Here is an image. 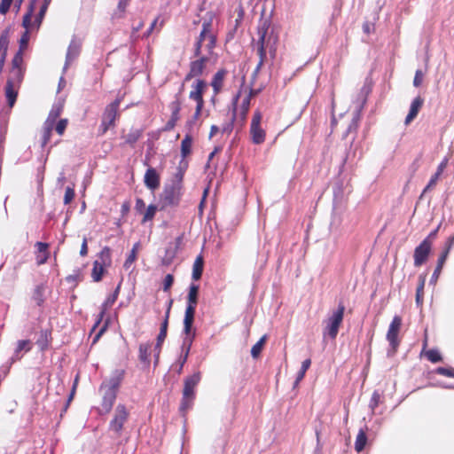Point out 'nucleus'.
<instances>
[{"label":"nucleus","mask_w":454,"mask_h":454,"mask_svg":"<svg viewBox=\"0 0 454 454\" xmlns=\"http://www.w3.org/2000/svg\"><path fill=\"white\" fill-rule=\"evenodd\" d=\"M215 14L212 12L207 13V18L202 23V30L195 43V55L197 57L209 56L213 59V50L215 47L216 37L213 31L212 23Z\"/></svg>","instance_id":"1"},{"label":"nucleus","mask_w":454,"mask_h":454,"mask_svg":"<svg viewBox=\"0 0 454 454\" xmlns=\"http://www.w3.org/2000/svg\"><path fill=\"white\" fill-rule=\"evenodd\" d=\"M23 67H12L5 86V97L10 107H12L15 104L18 96V90L23 80Z\"/></svg>","instance_id":"2"},{"label":"nucleus","mask_w":454,"mask_h":454,"mask_svg":"<svg viewBox=\"0 0 454 454\" xmlns=\"http://www.w3.org/2000/svg\"><path fill=\"white\" fill-rule=\"evenodd\" d=\"M270 23L267 20H263L258 27V54L260 56L259 67L262 64L263 58L265 57V50L268 47L272 48V44L275 43V39L272 38L271 35L269 34Z\"/></svg>","instance_id":"3"},{"label":"nucleus","mask_w":454,"mask_h":454,"mask_svg":"<svg viewBox=\"0 0 454 454\" xmlns=\"http://www.w3.org/2000/svg\"><path fill=\"white\" fill-rule=\"evenodd\" d=\"M345 307L340 304L338 309L334 310L328 318L325 321V326L324 329V335H328L331 339H335L340 325L343 320Z\"/></svg>","instance_id":"4"},{"label":"nucleus","mask_w":454,"mask_h":454,"mask_svg":"<svg viewBox=\"0 0 454 454\" xmlns=\"http://www.w3.org/2000/svg\"><path fill=\"white\" fill-rule=\"evenodd\" d=\"M255 95V91L253 90H240L238 95L234 98V105H237L240 101L239 109L235 106L232 119H235L239 115L241 121H244L247 117V112L250 107V102L253 96Z\"/></svg>","instance_id":"5"},{"label":"nucleus","mask_w":454,"mask_h":454,"mask_svg":"<svg viewBox=\"0 0 454 454\" xmlns=\"http://www.w3.org/2000/svg\"><path fill=\"white\" fill-rule=\"evenodd\" d=\"M129 411L124 404H118L114 410L113 419L109 423V430L120 436L124 424L128 421Z\"/></svg>","instance_id":"6"},{"label":"nucleus","mask_w":454,"mask_h":454,"mask_svg":"<svg viewBox=\"0 0 454 454\" xmlns=\"http://www.w3.org/2000/svg\"><path fill=\"white\" fill-rule=\"evenodd\" d=\"M194 316L195 312H192L191 309H189V311H185L184 313L183 330L184 337L183 344L184 348H186V355H189L192 341L196 335V329L193 327Z\"/></svg>","instance_id":"7"},{"label":"nucleus","mask_w":454,"mask_h":454,"mask_svg":"<svg viewBox=\"0 0 454 454\" xmlns=\"http://www.w3.org/2000/svg\"><path fill=\"white\" fill-rule=\"evenodd\" d=\"M181 198V187L178 184H174L166 187L161 194L160 203L161 208L167 207H175L178 205Z\"/></svg>","instance_id":"8"},{"label":"nucleus","mask_w":454,"mask_h":454,"mask_svg":"<svg viewBox=\"0 0 454 454\" xmlns=\"http://www.w3.org/2000/svg\"><path fill=\"white\" fill-rule=\"evenodd\" d=\"M402 326V318L399 316H395L392 322L389 325L388 331L387 333V340H388L391 350L388 351L389 355L395 354L399 346L398 334Z\"/></svg>","instance_id":"9"},{"label":"nucleus","mask_w":454,"mask_h":454,"mask_svg":"<svg viewBox=\"0 0 454 454\" xmlns=\"http://www.w3.org/2000/svg\"><path fill=\"white\" fill-rule=\"evenodd\" d=\"M262 114L255 112L250 126V134L254 144L260 145L265 140V131L261 127Z\"/></svg>","instance_id":"10"},{"label":"nucleus","mask_w":454,"mask_h":454,"mask_svg":"<svg viewBox=\"0 0 454 454\" xmlns=\"http://www.w3.org/2000/svg\"><path fill=\"white\" fill-rule=\"evenodd\" d=\"M432 241L425 239L414 250V266L419 267L424 264L431 253Z\"/></svg>","instance_id":"11"},{"label":"nucleus","mask_w":454,"mask_h":454,"mask_svg":"<svg viewBox=\"0 0 454 454\" xmlns=\"http://www.w3.org/2000/svg\"><path fill=\"white\" fill-rule=\"evenodd\" d=\"M34 4H35L34 2L31 3L28 12L23 17L22 25L26 28V31L23 33V35L20 40V49H19V51H22V52H24L27 50V45H28V41H29L28 29L31 28V27H32L31 18H32L33 12H34Z\"/></svg>","instance_id":"12"},{"label":"nucleus","mask_w":454,"mask_h":454,"mask_svg":"<svg viewBox=\"0 0 454 454\" xmlns=\"http://www.w3.org/2000/svg\"><path fill=\"white\" fill-rule=\"evenodd\" d=\"M120 99H116L106 108L103 115L102 126L104 127V132H106L114 123V121L118 115V108L120 106Z\"/></svg>","instance_id":"13"},{"label":"nucleus","mask_w":454,"mask_h":454,"mask_svg":"<svg viewBox=\"0 0 454 454\" xmlns=\"http://www.w3.org/2000/svg\"><path fill=\"white\" fill-rule=\"evenodd\" d=\"M210 61L209 56L199 57V59L192 61L190 65V71L186 74L185 80L188 81L192 78L202 75L206 68V64Z\"/></svg>","instance_id":"14"},{"label":"nucleus","mask_w":454,"mask_h":454,"mask_svg":"<svg viewBox=\"0 0 454 454\" xmlns=\"http://www.w3.org/2000/svg\"><path fill=\"white\" fill-rule=\"evenodd\" d=\"M169 306H171V302L169 303ZM169 311H170V307H168L167 312H166V315H165V319L163 321V323L161 324V326H160V333L157 337V343L155 345V364L158 363V360H159V356H160V348H161V345L167 336V330H168V317H169Z\"/></svg>","instance_id":"15"},{"label":"nucleus","mask_w":454,"mask_h":454,"mask_svg":"<svg viewBox=\"0 0 454 454\" xmlns=\"http://www.w3.org/2000/svg\"><path fill=\"white\" fill-rule=\"evenodd\" d=\"M35 260L37 265L44 264L47 262L50 255L49 244L38 241L35 244Z\"/></svg>","instance_id":"16"},{"label":"nucleus","mask_w":454,"mask_h":454,"mask_svg":"<svg viewBox=\"0 0 454 454\" xmlns=\"http://www.w3.org/2000/svg\"><path fill=\"white\" fill-rule=\"evenodd\" d=\"M100 391L103 395V400H102V409L106 412H109L114 403V401L116 399L117 393L114 390L107 389L106 387H100Z\"/></svg>","instance_id":"17"},{"label":"nucleus","mask_w":454,"mask_h":454,"mask_svg":"<svg viewBox=\"0 0 454 454\" xmlns=\"http://www.w3.org/2000/svg\"><path fill=\"white\" fill-rule=\"evenodd\" d=\"M81 51V43L76 40H72L67 49L66 62L64 66V72L67 69L68 66L74 61L79 55Z\"/></svg>","instance_id":"18"},{"label":"nucleus","mask_w":454,"mask_h":454,"mask_svg":"<svg viewBox=\"0 0 454 454\" xmlns=\"http://www.w3.org/2000/svg\"><path fill=\"white\" fill-rule=\"evenodd\" d=\"M123 379V372L122 371H115L114 374L108 379L106 380L101 387H106L107 389L114 390L117 393V390L120 387V384Z\"/></svg>","instance_id":"19"},{"label":"nucleus","mask_w":454,"mask_h":454,"mask_svg":"<svg viewBox=\"0 0 454 454\" xmlns=\"http://www.w3.org/2000/svg\"><path fill=\"white\" fill-rule=\"evenodd\" d=\"M145 184L151 190H155L160 186V176L153 168H149L145 174Z\"/></svg>","instance_id":"20"},{"label":"nucleus","mask_w":454,"mask_h":454,"mask_svg":"<svg viewBox=\"0 0 454 454\" xmlns=\"http://www.w3.org/2000/svg\"><path fill=\"white\" fill-rule=\"evenodd\" d=\"M207 88V83L203 80H197L190 91L189 98L194 101L203 100V92Z\"/></svg>","instance_id":"21"},{"label":"nucleus","mask_w":454,"mask_h":454,"mask_svg":"<svg viewBox=\"0 0 454 454\" xmlns=\"http://www.w3.org/2000/svg\"><path fill=\"white\" fill-rule=\"evenodd\" d=\"M193 398L194 389L192 388L189 385L184 384L183 391V400L180 406L181 411L184 412L185 411L191 408Z\"/></svg>","instance_id":"22"},{"label":"nucleus","mask_w":454,"mask_h":454,"mask_svg":"<svg viewBox=\"0 0 454 454\" xmlns=\"http://www.w3.org/2000/svg\"><path fill=\"white\" fill-rule=\"evenodd\" d=\"M198 294H199V286L197 285H191L189 288V294L187 297V306L185 309V311H189V309L192 310V312L196 311V305L198 302Z\"/></svg>","instance_id":"23"},{"label":"nucleus","mask_w":454,"mask_h":454,"mask_svg":"<svg viewBox=\"0 0 454 454\" xmlns=\"http://www.w3.org/2000/svg\"><path fill=\"white\" fill-rule=\"evenodd\" d=\"M120 286H117L114 293L109 295L106 300L104 301V303L101 306V310L98 315V319L96 322V325H98L101 320L103 319L106 310L113 306V304L116 301L118 294H119Z\"/></svg>","instance_id":"24"},{"label":"nucleus","mask_w":454,"mask_h":454,"mask_svg":"<svg viewBox=\"0 0 454 454\" xmlns=\"http://www.w3.org/2000/svg\"><path fill=\"white\" fill-rule=\"evenodd\" d=\"M423 105V99L420 97H417L413 99L411 104L409 114L405 118V124L408 125L411 123L418 115L420 108Z\"/></svg>","instance_id":"25"},{"label":"nucleus","mask_w":454,"mask_h":454,"mask_svg":"<svg viewBox=\"0 0 454 454\" xmlns=\"http://www.w3.org/2000/svg\"><path fill=\"white\" fill-rule=\"evenodd\" d=\"M226 72L224 70H219L213 77L211 82V86L213 87V90L215 91V94H217L220 92L223 84V80L225 77Z\"/></svg>","instance_id":"26"},{"label":"nucleus","mask_w":454,"mask_h":454,"mask_svg":"<svg viewBox=\"0 0 454 454\" xmlns=\"http://www.w3.org/2000/svg\"><path fill=\"white\" fill-rule=\"evenodd\" d=\"M32 348V343L28 340H22L17 342V347L14 351L13 359H20L22 355L21 352H28Z\"/></svg>","instance_id":"27"},{"label":"nucleus","mask_w":454,"mask_h":454,"mask_svg":"<svg viewBox=\"0 0 454 454\" xmlns=\"http://www.w3.org/2000/svg\"><path fill=\"white\" fill-rule=\"evenodd\" d=\"M447 257H448V251H443L438 259L436 268L432 275V278H431L432 283H436V281L441 274V271L443 268V265L447 260Z\"/></svg>","instance_id":"28"},{"label":"nucleus","mask_w":454,"mask_h":454,"mask_svg":"<svg viewBox=\"0 0 454 454\" xmlns=\"http://www.w3.org/2000/svg\"><path fill=\"white\" fill-rule=\"evenodd\" d=\"M107 266L99 262V260H96L93 263V269L91 272V277L95 282H98L102 279L103 274L105 272V269Z\"/></svg>","instance_id":"29"},{"label":"nucleus","mask_w":454,"mask_h":454,"mask_svg":"<svg viewBox=\"0 0 454 454\" xmlns=\"http://www.w3.org/2000/svg\"><path fill=\"white\" fill-rule=\"evenodd\" d=\"M192 146V137L190 134H186L184 138L181 142V154L183 158H185L191 153Z\"/></svg>","instance_id":"30"},{"label":"nucleus","mask_w":454,"mask_h":454,"mask_svg":"<svg viewBox=\"0 0 454 454\" xmlns=\"http://www.w3.org/2000/svg\"><path fill=\"white\" fill-rule=\"evenodd\" d=\"M367 442V436L364 430L360 429L355 442V450L357 452L363 451Z\"/></svg>","instance_id":"31"},{"label":"nucleus","mask_w":454,"mask_h":454,"mask_svg":"<svg viewBox=\"0 0 454 454\" xmlns=\"http://www.w3.org/2000/svg\"><path fill=\"white\" fill-rule=\"evenodd\" d=\"M151 344L142 343L139 345V359L145 364L150 363Z\"/></svg>","instance_id":"32"},{"label":"nucleus","mask_w":454,"mask_h":454,"mask_svg":"<svg viewBox=\"0 0 454 454\" xmlns=\"http://www.w3.org/2000/svg\"><path fill=\"white\" fill-rule=\"evenodd\" d=\"M203 271V258L198 256L193 263L192 267V278L199 280L201 278Z\"/></svg>","instance_id":"33"},{"label":"nucleus","mask_w":454,"mask_h":454,"mask_svg":"<svg viewBox=\"0 0 454 454\" xmlns=\"http://www.w3.org/2000/svg\"><path fill=\"white\" fill-rule=\"evenodd\" d=\"M139 248H140V244L139 243H136L133 246V247H132V249H131L128 258L126 259V261H125V262L123 264V267L126 270H129L131 267L132 263L136 261L137 254V252H138Z\"/></svg>","instance_id":"34"},{"label":"nucleus","mask_w":454,"mask_h":454,"mask_svg":"<svg viewBox=\"0 0 454 454\" xmlns=\"http://www.w3.org/2000/svg\"><path fill=\"white\" fill-rule=\"evenodd\" d=\"M60 113H61V107L60 106H58V107H54L51 110L46 121H44V124H47V125H51V126H53L55 125L56 123V121L57 119L59 118V116L60 115Z\"/></svg>","instance_id":"35"},{"label":"nucleus","mask_w":454,"mask_h":454,"mask_svg":"<svg viewBox=\"0 0 454 454\" xmlns=\"http://www.w3.org/2000/svg\"><path fill=\"white\" fill-rule=\"evenodd\" d=\"M60 113H61V107L60 106H58V107H54L51 110L46 121H44V124H47V125H51V126H53L55 125L56 123V121L57 119L59 118V116L60 115Z\"/></svg>","instance_id":"36"},{"label":"nucleus","mask_w":454,"mask_h":454,"mask_svg":"<svg viewBox=\"0 0 454 454\" xmlns=\"http://www.w3.org/2000/svg\"><path fill=\"white\" fill-rule=\"evenodd\" d=\"M425 282H426L425 277L420 276L419 283V286L417 287V292H416V302L419 306L422 305V302H423Z\"/></svg>","instance_id":"37"},{"label":"nucleus","mask_w":454,"mask_h":454,"mask_svg":"<svg viewBox=\"0 0 454 454\" xmlns=\"http://www.w3.org/2000/svg\"><path fill=\"white\" fill-rule=\"evenodd\" d=\"M99 262L105 264L106 266H110L111 264V250L109 247H104L99 253L98 259Z\"/></svg>","instance_id":"38"},{"label":"nucleus","mask_w":454,"mask_h":454,"mask_svg":"<svg viewBox=\"0 0 454 454\" xmlns=\"http://www.w3.org/2000/svg\"><path fill=\"white\" fill-rule=\"evenodd\" d=\"M156 212L157 207L155 205H149L143 212L144 216L142 219V223H145L146 222L153 220Z\"/></svg>","instance_id":"39"},{"label":"nucleus","mask_w":454,"mask_h":454,"mask_svg":"<svg viewBox=\"0 0 454 454\" xmlns=\"http://www.w3.org/2000/svg\"><path fill=\"white\" fill-rule=\"evenodd\" d=\"M310 364H311L310 359H306L302 362L301 367L297 373V377H296V380L294 382L295 385H298L300 383V381L302 380V379L304 378L305 373L308 371V369L309 368Z\"/></svg>","instance_id":"40"},{"label":"nucleus","mask_w":454,"mask_h":454,"mask_svg":"<svg viewBox=\"0 0 454 454\" xmlns=\"http://www.w3.org/2000/svg\"><path fill=\"white\" fill-rule=\"evenodd\" d=\"M265 340L266 336L264 335L252 347L251 355L253 357L256 358L260 355L265 343Z\"/></svg>","instance_id":"41"},{"label":"nucleus","mask_w":454,"mask_h":454,"mask_svg":"<svg viewBox=\"0 0 454 454\" xmlns=\"http://www.w3.org/2000/svg\"><path fill=\"white\" fill-rule=\"evenodd\" d=\"M54 129L53 126L47 125L43 123V137H42V146H44L47 145V143L50 141L51 131Z\"/></svg>","instance_id":"42"},{"label":"nucleus","mask_w":454,"mask_h":454,"mask_svg":"<svg viewBox=\"0 0 454 454\" xmlns=\"http://www.w3.org/2000/svg\"><path fill=\"white\" fill-rule=\"evenodd\" d=\"M51 1V0H44V3L42 5L41 10L39 12V14H38V16H37V18L35 20V23H36L37 27H40V25L42 23V20H43V17L45 15V12H46V11L48 9V6H49Z\"/></svg>","instance_id":"43"},{"label":"nucleus","mask_w":454,"mask_h":454,"mask_svg":"<svg viewBox=\"0 0 454 454\" xmlns=\"http://www.w3.org/2000/svg\"><path fill=\"white\" fill-rule=\"evenodd\" d=\"M426 356L432 363H437V362H440L442 360V356L439 353V351L436 350V349H430V350L427 351L426 352Z\"/></svg>","instance_id":"44"},{"label":"nucleus","mask_w":454,"mask_h":454,"mask_svg":"<svg viewBox=\"0 0 454 454\" xmlns=\"http://www.w3.org/2000/svg\"><path fill=\"white\" fill-rule=\"evenodd\" d=\"M200 380V374L195 373L185 379L184 384L189 385L192 388L195 389L196 386Z\"/></svg>","instance_id":"45"},{"label":"nucleus","mask_w":454,"mask_h":454,"mask_svg":"<svg viewBox=\"0 0 454 454\" xmlns=\"http://www.w3.org/2000/svg\"><path fill=\"white\" fill-rule=\"evenodd\" d=\"M67 126V119H61L57 123H55L54 128L55 130L59 135H63L66 128Z\"/></svg>","instance_id":"46"},{"label":"nucleus","mask_w":454,"mask_h":454,"mask_svg":"<svg viewBox=\"0 0 454 454\" xmlns=\"http://www.w3.org/2000/svg\"><path fill=\"white\" fill-rule=\"evenodd\" d=\"M184 241V234L178 236L175 241L172 243L174 245V251L171 252V255H176L177 252L180 250Z\"/></svg>","instance_id":"47"},{"label":"nucleus","mask_w":454,"mask_h":454,"mask_svg":"<svg viewBox=\"0 0 454 454\" xmlns=\"http://www.w3.org/2000/svg\"><path fill=\"white\" fill-rule=\"evenodd\" d=\"M12 67H23V52L18 51L12 59Z\"/></svg>","instance_id":"48"},{"label":"nucleus","mask_w":454,"mask_h":454,"mask_svg":"<svg viewBox=\"0 0 454 454\" xmlns=\"http://www.w3.org/2000/svg\"><path fill=\"white\" fill-rule=\"evenodd\" d=\"M440 176H441V175H438L437 173H434V175L432 176V177L430 178L427 185L424 189L423 193L427 192V191H429L430 189L434 187L436 185Z\"/></svg>","instance_id":"49"},{"label":"nucleus","mask_w":454,"mask_h":454,"mask_svg":"<svg viewBox=\"0 0 454 454\" xmlns=\"http://www.w3.org/2000/svg\"><path fill=\"white\" fill-rule=\"evenodd\" d=\"M14 0H2L0 3V13L4 15L10 10V7Z\"/></svg>","instance_id":"50"},{"label":"nucleus","mask_w":454,"mask_h":454,"mask_svg":"<svg viewBox=\"0 0 454 454\" xmlns=\"http://www.w3.org/2000/svg\"><path fill=\"white\" fill-rule=\"evenodd\" d=\"M380 400V395L377 391H374L370 401V408L372 411H374L376 407L379 405Z\"/></svg>","instance_id":"51"},{"label":"nucleus","mask_w":454,"mask_h":454,"mask_svg":"<svg viewBox=\"0 0 454 454\" xmlns=\"http://www.w3.org/2000/svg\"><path fill=\"white\" fill-rule=\"evenodd\" d=\"M74 198V191L71 187H67L64 195V203L69 204Z\"/></svg>","instance_id":"52"},{"label":"nucleus","mask_w":454,"mask_h":454,"mask_svg":"<svg viewBox=\"0 0 454 454\" xmlns=\"http://www.w3.org/2000/svg\"><path fill=\"white\" fill-rule=\"evenodd\" d=\"M436 372L441 375L454 378V369L453 368L439 367L436 369Z\"/></svg>","instance_id":"53"},{"label":"nucleus","mask_w":454,"mask_h":454,"mask_svg":"<svg viewBox=\"0 0 454 454\" xmlns=\"http://www.w3.org/2000/svg\"><path fill=\"white\" fill-rule=\"evenodd\" d=\"M423 79H424L423 72L421 70H417L415 76H414V80H413V85L415 87L420 86L423 82Z\"/></svg>","instance_id":"54"},{"label":"nucleus","mask_w":454,"mask_h":454,"mask_svg":"<svg viewBox=\"0 0 454 454\" xmlns=\"http://www.w3.org/2000/svg\"><path fill=\"white\" fill-rule=\"evenodd\" d=\"M171 114H179L181 110V102L178 99L172 101L169 104Z\"/></svg>","instance_id":"55"},{"label":"nucleus","mask_w":454,"mask_h":454,"mask_svg":"<svg viewBox=\"0 0 454 454\" xmlns=\"http://www.w3.org/2000/svg\"><path fill=\"white\" fill-rule=\"evenodd\" d=\"M173 282H174L173 276L170 274H168L165 277L164 281H163V290L168 291L173 285Z\"/></svg>","instance_id":"56"},{"label":"nucleus","mask_w":454,"mask_h":454,"mask_svg":"<svg viewBox=\"0 0 454 454\" xmlns=\"http://www.w3.org/2000/svg\"><path fill=\"white\" fill-rule=\"evenodd\" d=\"M135 208L139 213H143L145 211V202H144V200L142 199L137 198L136 200Z\"/></svg>","instance_id":"57"},{"label":"nucleus","mask_w":454,"mask_h":454,"mask_svg":"<svg viewBox=\"0 0 454 454\" xmlns=\"http://www.w3.org/2000/svg\"><path fill=\"white\" fill-rule=\"evenodd\" d=\"M129 0H119L118 3V10L123 13L125 12L126 7L128 6Z\"/></svg>","instance_id":"58"},{"label":"nucleus","mask_w":454,"mask_h":454,"mask_svg":"<svg viewBox=\"0 0 454 454\" xmlns=\"http://www.w3.org/2000/svg\"><path fill=\"white\" fill-rule=\"evenodd\" d=\"M447 164H448V160L445 159L443 160L438 166L437 168V171L435 173H437L438 175H442V172L444 171V169L446 168L447 167Z\"/></svg>","instance_id":"59"},{"label":"nucleus","mask_w":454,"mask_h":454,"mask_svg":"<svg viewBox=\"0 0 454 454\" xmlns=\"http://www.w3.org/2000/svg\"><path fill=\"white\" fill-rule=\"evenodd\" d=\"M176 125V123L175 121H173L172 120H168L167 121V123L165 124V126L163 127L162 130L163 131H170L175 128Z\"/></svg>","instance_id":"60"},{"label":"nucleus","mask_w":454,"mask_h":454,"mask_svg":"<svg viewBox=\"0 0 454 454\" xmlns=\"http://www.w3.org/2000/svg\"><path fill=\"white\" fill-rule=\"evenodd\" d=\"M88 253V247H87V239H83V241H82V247H81V251H80V254L82 256H85Z\"/></svg>","instance_id":"61"},{"label":"nucleus","mask_w":454,"mask_h":454,"mask_svg":"<svg viewBox=\"0 0 454 454\" xmlns=\"http://www.w3.org/2000/svg\"><path fill=\"white\" fill-rule=\"evenodd\" d=\"M169 250L174 251V245L172 243H170L166 249V257L168 260H172L176 255H171V252H169Z\"/></svg>","instance_id":"62"},{"label":"nucleus","mask_w":454,"mask_h":454,"mask_svg":"<svg viewBox=\"0 0 454 454\" xmlns=\"http://www.w3.org/2000/svg\"><path fill=\"white\" fill-rule=\"evenodd\" d=\"M195 102L197 104L195 111L197 112V114H201V110L204 106V100H199V101H195Z\"/></svg>","instance_id":"63"},{"label":"nucleus","mask_w":454,"mask_h":454,"mask_svg":"<svg viewBox=\"0 0 454 454\" xmlns=\"http://www.w3.org/2000/svg\"><path fill=\"white\" fill-rule=\"evenodd\" d=\"M244 17V9L242 6H239L238 9V19L236 20V22L238 23Z\"/></svg>","instance_id":"64"}]
</instances>
